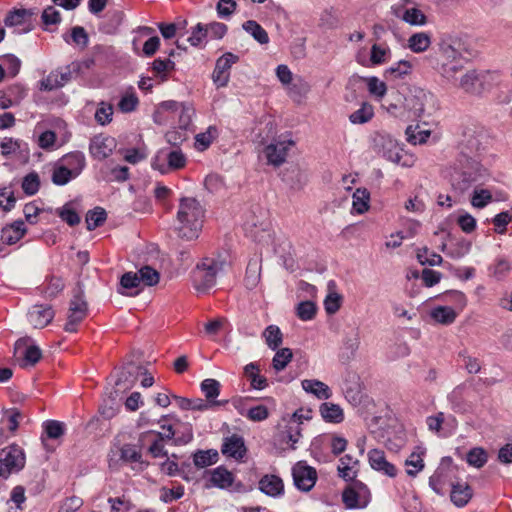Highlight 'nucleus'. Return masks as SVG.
<instances>
[{
	"instance_id": "31",
	"label": "nucleus",
	"mask_w": 512,
	"mask_h": 512,
	"mask_svg": "<svg viewBox=\"0 0 512 512\" xmlns=\"http://www.w3.org/2000/svg\"><path fill=\"white\" fill-rule=\"evenodd\" d=\"M175 69V63L170 58H157L152 62L151 71L161 82L168 80V75Z\"/></svg>"
},
{
	"instance_id": "8",
	"label": "nucleus",
	"mask_w": 512,
	"mask_h": 512,
	"mask_svg": "<svg viewBox=\"0 0 512 512\" xmlns=\"http://www.w3.org/2000/svg\"><path fill=\"white\" fill-rule=\"evenodd\" d=\"M128 462V434L120 431L113 439L108 454V464L111 470H119Z\"/></svg>"
},
{
	"instance_id": "39",
	"label": "nucleus",
	"mask_w": 512,
	"mask_h": 512,
	"mask_svg": "<svg viewBox=\"0 0 512 512\" xmlns=\"http://www.w3.org/2000/svg\"><path fill=\"white\" fill-rule=\"evenodd\" d=\"M370 193L366 188H358L353 193V210L358 214L368 211L370 205Z\"/></svg>"
},
{
	"instance_id": "57",
	"label": "nucleus",
	"mask_w": 512,
	"mask_h": 512,
	"mask_svg": "<svg viewBox=\"0 0 512 512\" xmlns=\"http://www.w3.org/2000/svg\"><path fill=\"white\" fill-rule=\"evenodd\" d=\"M113 107L111 104L101 102L95 112V120L100 125H106L112 121Z\"/></svg>"
},
{
	"instance_id": "20",
	"label": "nucleus",
	"mask_w": 512,
	"mask_h": 512,
	"mask_svg": "<svg viewBox=\"0 0 512 512\" xmlns=\"http://www.w3.org/2000/svg\"><path fill=\"white\" fill-rule=\"evenodd\" d=\"M477 178V172L472 168H467L456 171L451 177V184L454 190L464 193L477 181Z\"/></svg>"
},
{
	"instance_id": "5",
	"label": "nucleus",
	"mask_w": 512,
	"mask_h": 512,
	"mask_svg": "<svg viewBox=\"0 0 512 512\" xmlns=\"http://www.w3.org/2000/svg\"><path fill=\"white\" fill-rule=\"evenodd\" d=\"M25 453L21 447L12 444L0 451V477L8 478L25 466Z\"/></svg>"
},
{
	"instance_id": "29",
	"label": "nucleus",
	"mask_w": 512,
	"mask_h": 512,
	"mask_svg": "<svg viewBox=\"0 0 512 512\" xmlns=\"http://www.w3.org/2000/svg\"><path fill=\"white\" fill-rule=\"evenodd\" d=\"M450 498L457 507H463L472 498V488L467 483L453 484Z\"/></svg>"
},
{
	"instance_id": "35",
	"label": "nucleus",
	"mask_w": 512,
	"mask_h": 512,
	"mask_svg": "<svg viewBox=\"0 0 512 512\" xmlns=\"http://www.w3.org/2000/svg\"><path fill=\"white\" fill-rule=\"evenodd\" d=\"M219 459L217 450H198L193 454V462L197 468H206L215 464Z\"/></svg>"
},
{
	"instance_id": "27",
	"label": "nucleus",
	"mask_w": 512,
	"mask_h": 512,
	"mask_svg": "<svg viewBox=\"0 0 512 512\" xmlns=\"http://www.w3.org/2000/svg\"><path fill=\"white\" fill-rule=\"evenodd\" d=\"M161 428L164 430V432H161L162 442H167L170 440L174 441V444H186L190 442L193 438V432L190 425L185 426V432L182 436L176 437L177 431L173 428L172 425H161Z\"/></svg>"
},
{
	"instance_id": "4",
	"label": "nucleus",
	"mask_w": 512,
	"mask_h": 512,
	"mask_svg": "<svg viewBox=\"0 0 512 512\" xmlns=\"http://www.w3.org/2000/svg\"><path fill=\"white\" fill-rule=\"evenodd\" d=\"M373 146L375 151L388 161L403 167H411L413 165L414 160L412 157H406L398 141L387 133H375Z\"/></svg>"
},
{
	"instance_id": "25",
	"label": "nucleus",
	"mask_w": 512,
	"mask_h": 512,
	"mask_svg": "<svg viewBox=\"0 0 512 512\" xmlns=\"http://www.w3.org/2000/svg\"><path fill=\"white\" fill-rule=\"evenodd\" d=\"M261 279V258L255 256L248 262L244 284L247 289L253 290L257 287Z\"/></svg>"
},
{
	"instance_id": "7",
	"label": "nucleus",
	"mask_w": 512,
	"mask_h": 512,
	"mask_svg": "<svg viewBox=\"0 0 512 512\" xmlns=\"http://www.w3.org/2000/svg\"><path fill=\"white\" fill-rule=\"evenodd\" d=\"M87 311L88 305L84 298V290L78 284L70 301L68 319L64 327L65 331L76 332L78 324L87 316Z\"/></svg>"
},
{
	"instance_id": "60",
	"label": "nucleus",
	"mask_w": 512,
	"mask_h": 512,
	"mask_svg": "<svg viewBox=\"0 0 512 512\" xmlns=\"http://www.w3.org/2000/svg\"><path fill=\"white\" fill-rule=\"evenodd\" d=\"M241 414L254 422L264 421L269 417V411L265 405L251 407L246 411V413L241 412Z\"/></svg>"
},
{
	"instance_id": "24",
	"label": "nucleus",
	"mask_w": 512,
	"mask_h": 512,
	"mask_svg": "<svg viewBox=\"0 0 512 512\" xmlns=\"http://www.w3.org/2000/svg\"><path fill=\"white\" fill-rule=\"evenodd\" d=\"M301 385L304 391L313 394L318 399L327 400L332 396L330 387L320 380L305 379Z\"/></svg>"
},
{
	"instance_id": "59",
	"label": "nucleus",
	"mask_w": 512,
	"mask_h": 512,
	"mask_svg": "<svg viewBox=\"0 0 512 512\" xmlns=\"http://www.w3.org/2000/svg\"><path fill=\"white\" fill-rule=\"evenodd\" d=\"M367 88L371 95L379 99L383 98L387 92L385 82L374 76L367 79Z\"/></svg>"
},
{
	"instance_id": "61",
	"label": "nucleus",
	"mask_w": 512,
	"mask_h": 512,
	"mask_svg": "<svg viewBox=\"0 0 512 512\" xmlns=\"http://www.w3.org/2000/svg\"><path fill=\"white\" fill-rule=\"evenodd\" d=\"M492 201V194L487 189L474 190L471 204L475 208H484Z\"/></svg>"
},
{
	"instance_id": "47",
	"label": "nucleus",
	"mask_w": 512,
	"mask_h": 512,
	"mask_svg": "<svg viewBox=\"0 0 512 512\" xmlns=\"http://www.w3.org/2000/svg\"><path fill=\"white\" fill-rule=\"evenodd\" d=\"M411 71V64L406 60H401L396 63L394 66L386 69L384 76L387 79H398L402 78L404 75L409 74Z\"/></svg>"
},
{
	"instance_id": "50",
	"label": "nucleus",
	"mask_w": 512,
	"mask_h": 512,
	"mask_svg": "<svg viewBox=\"0 0 512 512\" xmlns=\"http://www.w3.org/2000/svg\"><path fill=\"white\" fill-rule=\"evenodd\" d=\"M417 259L421 265L437 266L443 261L441 255L430 252L427 247H423L417 252Z\"/></svg>"
},
{
	"instance_id": "1",
	"label": "nucleus",
	"mask_w": 512,
	"mask_h": 512,
	"mask_svg": "<svg viewBox=\"0 0 512 512\" xmlns=\"http://www.w3.org/2000/svg\"><path fill=\"white\" fill-rule=\"evenodd\" d=\"M205 210L194 197H182L177 211V231L179 237L186 240L198 238L202 226Z\"/></svg>"
},
{
	"instance_id": "54",
	"label": "nucleus",
	"mask_w": 512,
	"mask_h": 512,
	"mask_svg": "<svg viewBox=\"0 0 512 512\" xmlns=\"http://www.w3.org/2000/svg\"><path fill=\"white\" fill-rule=\"evenodd\" d=\"M168 166L172 170H179L185 167L187 159L180 149H174L166 154Z\"/></svg>"
},
{
	"instance_id": "17",
	"label": "nucleus",
	"mask_w": 512,
	"mask_h": 512,
	"mask_svg": "<svg viewBox=\"0 0 512 512\" xmlns=\"http://www.w3.org/2000/svg\"><path fill=\"white\" fill-rule=\"evenodd\" d=\"M368 461L373 470H376L388 477L397 475L396 467L387 461L385 453L380 449H372L368 452Z\"/></svg>"
},
{
	"instance_id": "46",
	"label": "nucleus",
	"mask_w": 512,
	"mask_h": 512,
	"mask_svg": "<svg viewBox=\"0 0 512 512\" xmlns=\"http://www.w3.org/2000/svg\"><path fill=\"white\" fill-rule=\"evenodd\" d=\"M266 344L272 350L277 349L282 343V333L278 326L269 325L263 332Z\"/></svg>"
},
{
	"instance_id": "16",
	"label": "nucleus",
	"mask_w": 512,
	"mask_h": 512,
	"mask_svg": "<svg viewBox=\"0 0 512 512\" xmlns=\"http://www.w3.org/2000/svg\"><path fill=\"white\" fill-rule=\"evenodd\" d=\"M115 148V139L104 134L94 136L89 145L91 155L97 159H104L108 157Z\"/></svg>"
},
{
	"instance_id": "32",
	"label": "nucleus",
	"mask_w": 512,
	"mask_h": 512,
	"mask_svg": "<svg viewBox=\"0 0 512 512\" xmlns=\"http://www.w3.org/2000/svg\"><path fill=\"white\" fill-rule=\"evenodd\" d=\"M340 464L338 466L339 476L343 478L345 481H352L357 476V471L354 470V467L358 465L359 461L354 459L351 455L346 454L339 460Z\"/></svg>"
},
{
	"instance_id": "9",
	"label": "nucleus",
	"mask_w": 512,
	"mask_h": 512,
	"mask_svg": "<svg viewBox=\"0 0 512 512\" xmlns=\"http://www.w3.org/2000/svg\"><path fill=\"white\" fill-rule=\"evenodd\" d=\"M283 421L285 425L279 427L278 432L274 436V441L281 447L286 446L295 450L297 448L296 444L302 437V427L298 426L294 420L283 418Z\"/></svg>"
},
{
	"instance_id": "58",
	"label": "nucleus",
	"mask_w": 512,
	"mask_h": 512,
	"mask_svg": "<svg viewBox=\"0 0 512 512\" xmlns=\"http://www.w3.org/2000/svg\"><path fill=\"white\" fill-rule=\"evenodd\" d=\"M184 495V487L178 485L174 488L162 487L160 489V500L164 503H171L182 498Z\"/></svg>"
},
{
	"instance_id": "42",
	"label": "nucleus",
	"mask_w": 512,
	"mask_h": 512,
	"mask_svg": "<svg viewBox=\"0 0 512 512\" xmlns=\"http://www.w3.org/2000/svg\"><path fill=\"white\" fill-rule=\"evenodd\" d=\"M207 37L208 29H206L205 24L197 23L191 28V34L187 41L191 46L201 48L204 47Z\"/></svg>"
},
{
	"instance_id": "13",
	"label": "nucleus",
	"mask_w": 512,
	"mask_h": 512,
	"mask_svg": "<svg viewBox=\"0 0 512 512\" xmlns=\"http://www.w3.org/2000/svg\"><path fill=\"white\" fill-rule=\"evenodd\" d=\"M294 141L288 140H275L265 147V155L268 164L275 167L282 165L287 158L289 149L294 146Z\"/></svg>"
},
{
	"instance_id": "15",
	"label": "nucleus",
	"mask_w": 512,
	"mask_h": 512,
	"mask_svg": "<svg viewBox=\"0 0 512 512\" xmlns=\"http://www.w3.org/2000/svg\"><path fill=\"white\" fill-rule=\"evenodd\" d=\"M162 438L161 432L149 430L140 435L139 441L142 447L147 446V451L153 458L166 457L168 452Z\"/></svg>"
},
{
	"instance_id": "28",
	"label": "nucleus",
	"mask_w": 512,
	"mask_h": 512,
	"mask_svg": "<svg viewBox=\"0 0 512 512\" xmlns=\"http://www.w3.org/2000/svg\"><path fill=\"white\" fill-rule=\"evenodd\" d=\"M309 92V83L301 77L287 86V94L295 103H301Z\"/></svg>"
},
{
	"instance_id": "34",
	"label": "nucleus",
	"mask_w": 512,
	"mask_h": 512,
	"mask_svg": "<svg viewBox=\"0 0 512 512\" xmlns=\"http://www.w3.org/2000/svg\"><path fill=\"white\" fill-rule=\"evenodd\" d=\"M431 318L442 325L452 324L457 317L455 310L448 306H437L431 310Z\"/></svg>"
},
{
	"instance_id": "41",
	"label": "nucleus",
	"mask_w": 512,
	"mask_h": 512,
	"mask_svg": "<svg viewBox=\"0 0 512 512\" xmlns=\"http://www.w3.org/2000/svg\"><path fill=\"white\" fill-rule=\"evenodd\" d=\"M397 17H400L406 23L413 26H422L427 22L426 15L418 8L405 9L402 15L395 13Z\"/></svg>"
},
{
	"instance_id": "10",
	"label": "nucleus",
	"mask_w": 512,
	"mask_h": 512,
	"mask_svg": "<svg viewBox=\"0 0 512 512\" xmlns=\"http://www.w3.org/2000/svg\"><path fill=\"white\" fill-rule=\"evenodd\" d=\"M159 281L160 274L156 269L148 265L141 267L133 275L130 274V297L136 296L139 293V290L133 292V289H136L141 285L152 287L157 285Z\"/></svg>"
},
{
	"instance_id": "43",
	"label": "nucleus",
	"mask_w": 512,
	"mask_h": 512,
	"mask_svg": "<svg viewBox=\"0 0 512 512\" xmlns=\"http://www.w3.org/2000/svg\"><path fill=\"white\" fill-rule=\"evenodd\" d=\"M374 116V110L371 104L364 102L361 107L354 111L349 120L353 124H364L369 122Z\"/></svg>"
},
{
	"instance_id": "48",
	"label": "nucleus",
	"mask_w": 512,
	"mask_h": 512,
	"mask_svg": "<svg viewBox=\"0 0 512 512\" xmlns=\"http://www.w3.org/2000/svg\"><path fill=\"white\" fill-rule=\"evenodd\" d=\"M466 460L469 465L482 468L486 464L488 456L483 448L475 447L467 453Z\"/></svg>"
},
{
	"instance_id": "11",
	"label": "nucleus",
	"mask_w": 512,
	"mask_h": 512,
	"mask_svg": "<svg viewBox=\"0 0 512 512\" xmlns=\"http://www.w3.org/2000/svg\"><path fill=\"white\" fill-rule=\"evenodd\" d=\"M239 61V57L231 52H227L216 61L212 80L217 87H225L230 78V68Z\"/></svg>"
},
{
	"instance_id": "14",
	"label": "nucleus",
	"mask_w": 512,
	"mask_h": 512,
	"mask_svg": "<svg viewBox=\"0 0 512 512\" xmlns=\"http://www.w3.org/2000/svg\"><path fill=\"white\" fill-rule=\"evenodd\" d=\"M293 480L295 486L304 492L310 491L317 480V472L316 470L307 465H302L298 463L293 468Z\"/></svg>"
},
{
	"instance_id": "45",
	"label": "nucleus",
	"mask_w": 512,
	"mask_h": 512,
	"mask_svg": "<svg viewBox=\"0 0 512 512\" xmlns=\"http://www.w3.org/2000/svg\"><path fill=\"white\" fill-rule=\"evenodd\" d=\"M178 113V127L179 129L187 131L192 125V119L195 115L193 105L190 103H184Z\"/></svg>"
},
{
	"instance_id": "64",
	"label": "nucleus",
	"mask_w": 512,
	"mask_h": 512,
	"mask_svg": "<svg viewBox=\"0 0 512 512\" xmlns=\"http://www.w3.org/2000/svg\"><path fill=\"white\" fill-rule=\"evenodd\" d=\"M40 186L39 176L36 173H29L22 181V189L27 195H34Z\"/></svg>"
},
{
	"instance_id": "30",
	"label": "nucleus",
	"mask_w": 512,
	"mask_h": 512,
	"mask_svg": "<svg viewBox=\"0 0 512 512\" xmlns=\"http://www.w3.org/2000/svg\"><path fill=\"white\" fill-rule=\"evenodd\" d=\"M220 383L216 379L208 378L202 381L201 391L211 405H223L227 401H216L220 394Z\"/></svg>"
},
{
	"instance_id": "33",
	"label": "nucleus",
	"mask_w": 512,
	"mask_h": 512,
	"mask_svg": "<svg viewBox=\"0 0 512 512\" xmlns=\"http://www.w3.org/2000/svg\"><path fill=\"white\" fill-rule=\"evenodd\" d=\"M61 161L69 170H71L75 177L81 173L86 164L85 156L80 151L66 154Z\"/></svg>"
},
{
	"instance_id": "18",
	"label": "nucleus",
	"mask_w": 512,
	"mask_h": 512,
	"mask_svg": "<svg viewBox=\"0 0 512 512\" xmlns=\"http://www.w3.org/2000/svg\"><path fill=\"white\" fill-rule=\"evenodd\" d=\"M54 310L49 305H34L29 310L28 321L34 328L46 327L54 318Z\"/></svg>"
},
{
	"instance_id": "63",
	"label": "nucleus",
	"mask_w": 512,
	"mask_h": 512,
	"mask_svg": "<svg viewBox=\"0 0 512 512\" xmlns=\"http://www.w3.org/2000/svg\"><path fill=\"white\" fill-rule=\"evenodd\" d=\"M58 216L69 226H75L80 223V217L77 212L70 207L69 204L64 205L57 210Z\"/></svg>"
},
{
	"instance_id": "37",
	"label": "nucleus",
	"mask_w": 512,
	"mask_h": 512,
	"mask_svg": "<svg viewBox=\"0 0 512 512\" xmlns=\"http://www.w3.org/2000/svg\"><path fill=\"white\" fill-rule=\"evenodd\" d=\"M217 137L218 129L216 126H209L205 132H201L195 136L194 146L198 151H205Z\"/></svg>"
},
{
	"instance_id": "38",
	"label": "nucleus",
	"mask_w": 512,
	"mask_h": 512,
	"mask_svg": "<svg viewBox=\"0 0 512 512\" xmlns=\"http://www.w3.org/2000/svg\"><path fill=\"white\" fill-rule=\"evenodd\" d=\"M242 27L258 43L267 44L269 42L268 33L258 22L254 21V20H248L243 23Z\"/></svg>"
},
{
	"instance_id": "44",
	"label": "nucleus",
	"mask_w": 512,
	"mask_h": 512,
	"mask_svg": "<svg viewBox=\"0 0 512 512\" xmlns=\"http://www.w3.org/2000/svg\"><path fill=\"white\" fill-rule=\"evenodd\" d=\"M106 220V212L101 207H96L93 210H89L86 214V225L89 231L96 229L101 226Z\"/></svg>"
},
{
	"instance_id": "36",
	"label": "nucleus",
	"mask_w": 512,
	"mask_h": 512,
	"mask_svg": "<svg viewBox=\"0 0 512 512\" xmlns=\"http://www.w3.org/2000/svg\"><path fill=\"white\" fill-rule=\"evenodd\" d=\"M431 45V37L426 32H417L412 34L408 39V47L414 53H422Z\"/></svg>"
},
{
	"instance_id": "51",
	"label": "nucleus",
	"mask_w": 512,
	"mask_h": 512,
	"mask_svg": "<svg viewBox=\"0 0 512 512\" xmlns=\"http://www.w3.org/2000/svg\"><path fill=\"white\" fill-rule=\"evenodd\" d=\"M317 312V307L312 301H302L296 308V315L302 321L312 320Z\"/></svg>"
},
{
	"instance_id": "6",
	"label": "nucleus",
	"mask_w": 512,
	"mask_h": 512,
	"mask_svg": "<svg viewBox=\"0 0 512 512\" xmlns=\"http://www.w3.org/2000/svg\"><path fill=\"white\" fill-rule=\"evenodd\" d=\"M406 105L416 117L431 116L438 109L435 96L423 89L415 90L414 93L406 99Z\"/></svg>"
},
{
	"instance_id": "22",
	"label": "nucleus",
	"mask_w": 512,
	"mask_h": 512,
	"mask_svg": "<svg viewBox=\"0 0 512 512\" xmlns=\"http://www.w3.org/2000/svg\"><path fill=\"white\" fill-rule=\"evenodd\" d=\"M210 474V485L219 489H227L234 482V475L224 466H218L213 470L207 471Z\"/></svg>"
},
{
	"instance_id": "3",
	"label": "nucleus",
	"mask_w": 512,
	"mask_h": 512,
	"mask_svg": "<svg viewBox=\"0 0 512 512\" xmlns=\"http://www.w3.org/2000/svg\"><path fill=\"white\" fill-rule=\"evenodd\" d=\"M127 376L123 373L121 377L114 381L111 388H107L106 398L99 408V413L105 419L113 418L122 405L128 408V381Z\"/></svg>"
},
{
	"instance_id": "2",
	"label": "nucleus",
	"mask_w": 512,
	"mask_h": 512,
	"mask_svg": "<svg viewBox=\"0 0 512 512\" xmlns=\"http://www.w3.org/2000/svg\"><path fill=\"white\" fill-rule=\"evenodd\" d=\"M226 260L220 255L205 257L192 271V283L199 292H204L216 284V278L224 270Z\"/></svg>"
},
{
	"instance_id": "12",
	"label": "nucleus",
	"mask_w": 512,
	"mask_h": 512,
	"mask_svg": "<svg viewBox=\"0 0 512 512\" xmlns=\"http://www.w3.org/2000/svg\"><path fill=\"white\" fill-rule=\"evenodd\" d=\"M33 15V12L26 9L15 10L6 16L4 23L8 27H14L16 33L24 34L34 27Z\"/></svg>"
},
{
	"instance_id": "21",
	"label": "nucleus",
	"mask_w": 512,
	"mask_h": 512,
	"mask_svg": "<svg viewBox=\"0 0 512 512\" xmlns=\"http://www.w3.org/2000/svg\"><path fill=\"white\" fill-rule=\"evenodd\" d=\"M259 490L268 496L277 497L283 494L284 484L279 476L267 474L260 479Z\"/></svg>"
},
{
	"instance_id": "26",
	"label": "nucleus",
	"mask_w": 512,
	"mask_h": 512,
	"mask_svg": "<svg viewBox=\"0 0 512 512\" xmlns=\"http://www.w3.org/2000/svg\"><path fill=\"white\" fill-rule=\"evenodd\" d=\"M319 412L323 420L328 423L338 424L344 420L343 409L338 404L324 402L319 406Z\"/></svg>"
},
{
	"instance_id": "19",
	"label": "nucleus",
	"mask_w": 512,
	"mask_h": 512,
	"mask_svg": "<svg viewBox=\"0 0 512 512\" xmlns=\"http://www.w3.org/2000/svg\"><path fill=\"white\" fill-rule=\"evenodd\" d=\"M222 454L236 460L242 459L246 454V447L241 436L233 434L226 437L221 447Z\"/></svg>"
},
{
	"instance_id": "40",
	"label": "nucleus",
	"mask_w": 512,
	"mask_h": 512,
	"mask_svg": "<svg viewBox=\"0 0 512 512\" xmlns=\"http://www.w3.org/2000/svg\"><path fill=\"white\" fill-rule=\"evenodd\" d=\"M406 140L412 145L425 144L431 135L430 130H422L419 125H409L405 130Z\"/></svg>"
},
{
	"instance_id": "62",
	"label": "nucleus",
	"mask_w": 512,
	"mask_h": 512,
	"mask_svg": "<svg viewBox=\"0 0 512 512\" xmlns=\"http://www.w3.org/2000/svg\"><path fill=\"white\" fill-rule=\"evenodd\" d=\"M342 502L346 509H356L359 504V493L352 487H347L342 492Z\"/></svg>"
},
{
	"instance_id": "23",
	"label": "nucleus",
	"mask_w": 512,
	"mask_h": 512,
	"mask_svg": "<svg viewBox=\"0 0 512 512\" xmlns=\"http://www.w3.org/2000/svg\"><path fill=\"white\" fill-rule=\"evenodd\" d=\"M26 233V228L22 220L13 222L2 229L1 240L4 244H16Z\"/></svg>"
},
{
	"instance_id": "55",
	"label": "nucleus",
	"mask_w": 512,
	"mask_h": 512,
	"mask_svg": "<svg viewBox=\"0 0 512 512\" xmlns=\"http://www.w3.org/2000/svg\"><path fill=\"white\" fill-rule=\"evenodd\" d=\"M72 178H75L71 170L64 164L56 166L52 174V182L56 185L62 186L67 184Z\"/></svg>"
},
{
	"instance_id": "56",
	"label": "nucleus",
	"mask_w": 512,
	"mask_h": 512,
	"mask_svg": "<svg viewBox=\"0 0 512 512\" xmlns=\"http://www.w3.org/2000/svg\"><path fill=\"white\" fill-rule=\"evenodd\" d=\"M132 209L140 215L152 213V204L149 197L145 194H138L133 200Z\"/></svg>"
},
{
	"instance_id": "52",
	"label": "nucleus",
	"mask_w": 512,
	"mask_h": 512,
	"mask_svg": "<svg viewBox=\"0 0 512 512\" xmlns=\"http://www.w3.org/2000/svg\"><path fill=\"white\" fill-rule=\"evenodd\" d=\"M471 249V243L465 239L457 241L451 245L446 251L447 256L452 259H460L469 253Z\"/></svg>"
},
{
	"instance_id": "53",
	"label": "nucleus",
	"mask_w": 512,
	"mask_h": 512,
	"mask_svg": "<svg viewBox=\"0 0 512 512\" xmlns=\"http://www.w3.org/2000/svg\"><path fill=\"white\" fill-rule=\"evenodd\" d=\"M293 357L292 350L282 348L276 352L272 360V366L276 371H282Z\"/></svg>"
},
{
	"instance_id": "49",
	"label": "nucleus",
	"mask_w": 512,
	"mask_h": 512,
	"mask_svg": "<svg viewBox=\"0 0 512 512\" xmlns=\"http://www.w3.org/2000/svg\"><path fill=\"white\" fill-rule=\"evenodd\" d=\"M130 376H133L134 381H137L140 379V385L143 388H149L154 384V377L151 373H149L146 366H144L142 363L138 364L136 366V371L132 372L130 370Z\"/></svg>"
}]
</instances>
